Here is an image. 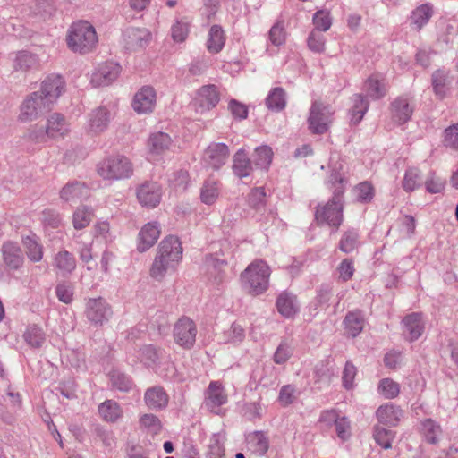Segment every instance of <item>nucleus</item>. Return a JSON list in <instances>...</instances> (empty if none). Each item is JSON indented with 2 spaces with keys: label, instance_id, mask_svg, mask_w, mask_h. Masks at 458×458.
I'll return each mask as SVG.
<instances>
[{
  "label": "nucleus",
  "instance_id": "1",
  "mask_svg": "<svg viewBox=\"0 0 458 458\" xmlns=\"http://www.w3.org/2000/svg\"><path fill=\"white\" fill-rule=\"evenodd\" d=\"M182 258V247L179 239L174 235L165 237L159 243L157 253L149 269V275L161 281L165 275L175 270Z\"/></svg>",
  "mask_w": 458,
  "mask_h": 458
},
{
  "label": "nucleus",
  "instance_id": "2",
  "mask_svg": "<svg viewBox=\"0 0 458 458\" xmlns=\"http://www.w3.org/2000/svg\"><path fill=\"white\" fill-rule=\"evenodd\" d=\"M331 182L333 184L338 183L334 191V196L326 205L317 208L315 218L318 224H327L336 229L341 225L343 216V200L342 195L344 193V177L337 173L331 174Z\"/></svg>",
  "mask_w": 458,
  "mask_h": 458
},
{
  "label": "nucleus",
  "instance_id": "3",
  "mask_svg": "<svg viewBox=\"0 0 458 458\" xmlns=\"http://www.w3.org/2000/svg\"><path fill=\"white\" fill-rule=\"evenodd\" d=\"M270 275L271 270L267 262L256 259L241 273L242 287L251 295L262 294L268 289Z\"/></svg>",
  "mask_w": 458,
  "mask_h": 458
},
{
  "label": "nucleus",
  "instance_id": "4",
  "mask_svg": "<svg viewBox=\"0 0 458 458\" xmlns=\"http://www.w3.org/2000/svg\"><path fill=\"white\" fill-rule=\"evenodd\" d=\"M98 36L95 28L88 21L73 23L67 35L68 47L80 54L91 52L97 46Z\"/></svg>",
  "mask_w": 458,
  "mask_h": 458
},
{
  "label": "nucleus",
  "instance_id": "5",
  "mask_svg": "<svg viewBox=\"0 0 458 458\" xmlns=\"http://www.w3.org/2000/svg\"><path fill=\"white\" fill-rule=\"evenodd\" d=\"M98 174L107 180L129 178L133 173L131 162L124 156H112L103 159L98 165Z\"/></svg>",
  "mask_w": 458,
  "mask_h": 458
},
{
  "label": "nucleus",
  "instance_id": "6",
  "mask_svg": "<svg viewBox=\"0 0 458 458\" xmlns=\"http://www.w3.org/2000/svg\"><path fill=\"white\" fill-rule=\"evenodd\" d=\"M334 111L329 106H325L321 102L315 101L310 112L308 119L309 129L313 134H324L332 122Z\"/></svg>",
  "mask_w": 458,
  "mask_h": 458
},
{
  "label": "nucleus",
  "instance_id": "7",
  "mask_svg": "<svg viewBox=\"0 0 458 458\" xmlns=\"http://www.w3.org/2000/svg\"><path fill=\"white\" fill-rule=\"evenodd\" d=\"M197 327L194 321L187 317L181 318L174 327V342L183 349H191L195 344Z\"/></svg>",
  "mask_w": 458,
  "mask_h": 458
},
{
  "label": "nucleus",
  "instance_id": "8",
  "mask_svg": "<svg viewBox=\"0 0 458 458\" xmlns=\"http://www.w3.org/2000/svg\"><path fill=\"white\" fill-rule=\"evenodd\" d=\"M86 316L95 325H103L112 316L110 305L102 297L90 298L86 302Z\"/></svg>",
  "mask_w": 458,
  "mask_h": 458
},
{
  "label": "nucleus",
  "instance_id": "9",
  "mask_svg": "<svg viewBox=\"0 0 458 458\" xmlns=\"http://www.w3.org/2000/svg\"><path fill=\"white\" fill-rule=\"evenodd\" d=\"M121 72V66L114 62H106L98 65L92 73L90 83L93 87H103L114 81Z\"/></svg>",
  "mask_w": 458,
  "mask_h": 458
},
{
  "label": "nucleus",
  "instance_id": "10",
  "mask_svg": "<svg viewBox=\"0 0 458 458\" xmlns=\"http://www.w3.org/2000/svg\"><path fill=\"white\" fill-rule=\"evenodd\" d=\"M230 155L229 148L225 143H211L205 150L203 159L213 169L223 166Z\"/></svg>",
  "mask_w": 458,
  "mask_h": 458
},
{
  "label": "nucleus",
  "instance_id": "11",
  "mask_svg": "<svg viewBox=\"0 0 458 458\" xmlns=\"http://www.w3.org/2000/svg\"><path fill=\"white\" fill-rule=\"evenodd\" d=\"M64 89L65 82L64 79L59 75H50L41 82L40 89L38 91L54 106L58 98L64 92Z\"/></svg>",
  "mask_w": 458,
  "mask_h": 458
},
{
  "label": "nucleus",
  "instance_id": "12",
  "mask_svg": "<svg viewBox=\"0 0 458 458\" xmlns=\"http://www.w3.org/2000/svg\"><path fill=\"white\" fill-rule=\"evenodd\" d=\"M150 40L151 33L145 28H128L123 32L124 47L131 51L145 47Z\"/></svg>",
  "mask_w": 458,
  "mask_h": 458
},
{
  "label": "nucleus",
  "instance_id": "13",
  "mask_svg": "<svg viewBox=\"0 0 458 458\" xmlns=\"http://www.w3.org/2000/svg\"><path fill=\"white\" fill-rule=\"evenodd\" d=\"M156 100L155 89L150 86H144L135 94L132 107L138 114H149L154 110Z\"/></svg>",
  "mask_w": 458,
  "mask_h": 458
},
{
  "label": "nucleus",
  "instance_id": "14",
  "mask_svg": "<svg viewBox=\"0 0 458 458\" xmlns=\"http://www.w3.org/2000/svg\"><path fill=\"white\" fill-rule=\"evenodd\" d=\"M226 403L227 394L222 384L217 381H212L206 391V406L212 412L219 414L220 407Z\"/></svg>",
  "mask_w": 458,
  "mask_h": 458
},
{
  "label": "nucleus",
  "instance_id": "15",
  "mask_svg": "<svg viewBox=\"0 0 458 458\" xmlns=\"http://www.w3.org/2000/svg\"><path fill=\"white\" fill-rule=\"evenodd\" d=\"M38 56L26 50L18 51L13 58V71L21 75H25L30 71L38 69Z\"/></svg>",
  "mask_w": 458,
  "mask_h": 458
},
{
  "label": "nucleus",
  "instance_id": "16",
  "mask_svg": "<svg viewBox=\"0 0 458 458\" xmlns=\"http://www.w3.org/2000/svg\"><path fill=\"white\" fill-rule=\"evenodd\" d=\"M110 120L111 114L106 107H97L89 114L87 129L93 134L102 133L107 129Z\"/></svg>",
  "mask_w": 458,
  "mask_h": 458
},
{
  "label": "nucleus",
  "instance_id": "17",
  "mask_svg": "<svg viewBox=\"0 0 458 458\" xmlns=\"http://www.w3.org/2000/svg\"><path fill=\"white\" fill-rule=\"evenodd\" d=\"M220 99V94L215 85L202 86L198 91L197 112L203 113L215 107Z\"/></svg>",
  "mask_w": 458,
  "mask_h": 458
},
{
  "label": "nucleus",
  "instance_id": "18",
  "mask_svg": "<svg viewBox=\"0 0 458 458\" xmlns=\"http://www.w3.org/2000/svg\"><path fill=\"white\" fill-rule=\"evenodd\" d=\"M137 198L142 206L155 208L161 199V189L156 182H145L137 191Z\"/></svg>",
  "mask_w": 458,
  "mask_h": 458
},
{
  "label": "nucleus",
  "instance_id": "19",
  "mask_svg": "<svg viewBox=\"0 0 458 458\" xmlns=\"http://www.w3.org/2000/svg\"><path fill=\"white\" fill-rule=\"evenodd\" d=\"M60 198L65 202L75 203L89 196V189L81 182H70L59 192Z\"/></svg>",
  "mask_w": 458,
  "mask_h": 458
},
{
  "label": "nucleus",
  "instance_id": "20",
  "mask_svg": "<svg viewBox=\"0 0 458 458\" xmlns=\"http://www.w3.org/2000/svg\"><path fill=\"white\" fill-rule=\"evenodd\" d=\"M403 333L411 342L417 340L421 336L424 331V322L421 313L413 312L403 319Z\"/></svg>",
  "mask_w": 458,
  "mask_h": 458
},
{
  "label": "nucleus",
  "instance_id": "21",
  "mask_svg": "<svg viewBox=\"0 0 458 458\" xmlns=\"http://www.w3.org/2000/svg\"><path fill=\"white\" fill-rule=\"evenodd\" d=\"M159 235L160 228L157 223L146 224L139 233L138 250L140 252L146 251L157 242Z\"/></svg>",
  "mask_w": 458,
  "mask_h": 458
},
{
  "label": "nucleus",
  "instance_id": "22",
  "mask_svg": "<svg viewBox=\"0 0 458 458\" xmlns=\"http://www.w3.org/2000/svg\"><path fill=\"white\" fill-rule=\"evenodd\" d=\"M47 132L51 139L64 138L69 134L70 123L66 118L59 114L53 113L49 115L47 122Z\"/></svg>",
  "mask_w": 458,
  "mask_h": 458
},
{
  "label": "nucleus",
  "instance_id": "23",
  "mask_svg": "<svg viewBox=\"0 0 458 458\" xmlns=\"http://www.w3.org/2000/svg\"><path fill=\"white\" fill-rule=\"evenodd\" d=\"M53 267L57 275L66 276L76 268V259L68 250H60L53 258Z\"/></svg>",
  "mask_w": 458,
  "mask_h": 458
},
{
  "label": "nucleus",
  "instance_id": "24",
  "mask_svg": "<svg viewBox=\"0 0 458 458\" xmlns=\"http://www.w3.org/2000/svg\"><path fill=\"white\" fill-rule=\"evenodd\" d=\"M2 254L4 264L10 269H18L23 263L21 248L14 242H8L3 244Z\"/></svg>",
  "mask_w": 458,
  "mask_h": 458
},
{
  "label": "nucleus",
  "instance_id": "25",
  "mask_svg": "<svg viewBox=\"0 0 458 458\" xmlns=\"http://www.w3.org/2000/svg\"><path fill=\"white\" fill-rule=\"evenodd\" d=\"M172 142L167 133L162 131L152 133L148 140V151L153 156L162 155L170 148Z\"/></svg>",
  "mask_w": 458,
  "mask_h": 458
},
{
  "label": "nucleus",
  "instance_id": "26",
  "mask_svg": "<svg viewBox=\"0 0 458 458\" xmlns=\"http://www.w3.org/2000/svg\"><path fill=\"white\" fill-rule=\"evenodd\" d=\"M278 312L284 318H293L299 310V305L295 295L283 292L276 300Z\"/></svg>",
  "mask_w": 458,
  "mask_h": 458
},
{
  "label": "nucleus",
  "instance_id": "27",
  "mask_svg": "<svg viewBox=\"0 0 458 458\" xmlns=\"http://www.w3.org/2000/svg\"><path fill=\"white\" fill-rule=\"evenodd\" d=\"M226 266V262L223 259L213 257V255H208L204 260V267L206 272L209 275L210 278L216 284H221L225 277L224 267Z\"/></svg>",
  "mask_w": 458,
  "mask_h": 458
},
{
  "label": "nucleus",
  "instance_id": "28",
  "mask_svg": "<svg viewBox=\"0 0 458 458\" xmlns=\"http://www.w3.org/2000/svg\"><path fill=\"white\" fill-rule=\"evenodd\" d=\"M402 417L403 411L394 404L381 405L377 411L378 421L386 426H396Z\"/></svg>",
  "mask_w": 458,
  "mask_h": 458
},
{
  "label": "nucleus",
  "instance_id": "29",
  "mask_svg": "<svg viewBox=\"0 0 458 458\" xmlns=\"http://www.w3.org/2000/svg\"><path fill=\"white\" fill-rule=\"evenodd\" d=\"M391 112L393 119L402 124L411 119L413 108L410 106L407 98L400 97L392 103Z\"/></svg>",
  "mask_w": 458,
  "mask_h": 458
},
{
  "label": "nucleus",
  "instance_id": "30",
  "mask_svg": "<svg viewBox=\"0 0 458 458\" xmlns=\"http://www.w3.org/2000/svg\"><path fill=\"white\" fill-rule=\"evenodd\" d=\"M253 170L250 159L243 149H239L233 158V171L239 178L248 177Z\"/></svg>",
  "mask_w": 458,
  "mask_h": 458
},
{
  "label": "nucleus",
  "instance_id": "31",
  "mask_svg": "<svg viewBox=\"0 0 458 458\" xmlns=\"http://www.w3.org/2000/svg\"><path fill=\"white\" fill-rule=\"evenodd\" d=\"M420 432L428 443L434 445L439 442L443 433L441 426L432 419L420 421Z\"/></svg>",
  "mask_w": 458,
  "mask_h": 458
},
{
  "label": "nucleus",
  "instance_id": "32",
  "mask_svg": "<svg viewBox=\"0 0 458 458\" xmlns=\"http://www.w3.org/2000/svg\"><path fill=\"white\" fill-rule=\"evenodd\" d=\"M249 449L256 455L266 454L269 447L268 437L261 431H255L247 437Z\"/></svg>",
  "mask_w": 458,
  "mask_h": 458
},
{
  "label": "nucleus",
  "instance_id": "33",
  "mask_svg": "<svg viewBox=\"0 0 458 458\" xmlns=\"http://www.w3.org/2000/svg\"><path fill=\"white\" fill-rule=\"evenodd\" d=\"M145 402L150 409H162L167 405L168 395L162 387L155 386L147 390Z\"/></svg>",
  "mask_w": 458,
  "mask_h": 458
},
{
  "label": "nucleus",
  "instance_id": "34",
  "mask_svg": "<svg viewBox=\"0 0 458 458\" xmlns=\"http://www.w3.org/2000/svg\"><path fill=\"white\" fill-rule=\"evenodd\" d=\"M364 318L360 310L348 312L344 320L346 333L352 337L357 336L364 327Z\"/></svg>",
  "mask_w": 458,
  "mask_h": 458
},
{
  "label": "nucleus",
  "instance_id": "35",
  "mask_svg": "<svg viewBox=\"0 0 458 458\" xmlns=\"http://www.w3.org/2000/svg\"><path fill=\"white\" fill-rule=\"evenodd\" d=\"M449 75L448 72L445 70H437L432 74V87L435 95L442 99L446 95L447 85L449 83Z\"/></svg>",
  "mask_w": 458,
  "mask_h": 458
},
{
  "label": "nucleus",
  "instance_id": "36",
  "mask_svg": "<svg viewBox=\"0 0 458 458\" xmlns=\"http://www.w3.org/2000/svg\"><path fill=\"white\" fill-rule=\"evenodd\" d=\"M225 38L224 30L218 25H213L208 32L207 47L209 52L218 53L225 45Z\"/></svg>",
  "mask_w": 458,
  "mask_h": 458
},
{
  "label": "nucleus",
  "instance_id": "37",
  "mask_svg": "<svg viewBox=\"0 0 458 458\" xmlns=\"http://www.w3.org/2000/svg\"><path fill=\"white\" fill-rule=\"evenodd\" d=\"M98 411L103 420L110 422L116 421L123 414L119 404L113 400H106L98 406Z\"/></svg>",
  "mask_w": 458,
  "mask_h": 458
},
{
  "label": "nucleus",
  "instance_id": "38",
  "mask_svg": "<svg viewBox=\"0 0 458 458\" xmlns=\"http://www.w3.org/2000/svg\"><path fill=\"white\" fill-rule=\"evenodd\" d=\"M23 338L31 348H40L46 342V334L41 327L32 325L27 327Z\"/></svg>",
  "mask_w": 458,
  "mask_h": 458
},
{
  "label": "nucleus",
  "instance_id": "39",
  "mask_svg": "<svg viewBox=\"0 0 458 458\" xmlns=\"http://www.w3.org/2000/svg\"><path fill=\"white\" fill-rule=\"evenodd\" d=\"M94 217L93 209L88 206H80L73 213L72 224L76 230L87 227Z\"/></svg>",
  "mask_w": 458,
  "mask_h": 458
},
{
  "label": "nucleus",
  "instance_id": "40",
  "mask_svg": "<svg viewBox=\"0 0 458 458\" xmlns=\"http://www.w3.org/2000/svg\"><path fill=\"white\" fill-rule=\"evenodd\" d=\"M218 182L212 178L208 179L201 188V201L207 205H212L216 202V199L218 198Z\"/></svg>",
  "mask_w": 458,
  "mask_h": 458
},
{
  "label": "nucleus",
  "instance_id": "41",
  "mask_svg": "<svg viewBox=\"0 0 458 458\" xmlns=\"http://www.w3.org/2000/svg\"><path fill=\"white\" fill-rule=\"evenodd\" d=\"M364 89L372 99H379L386 93V85L375 76L369 77L365 81Z\"/></svg>",
  "mask_w": 458,
  "mask_h": 458
},
{
  "label": "nucleus",
  "instance_id": "42",
  "mask_svg": "<svg viewBox=\"0 0 458 458\" xmlns=\"http://www.w3.org/2000/svg\"><path fill=\"white\" fill-rule=\"evenodd\" d=\"M286 104L285 92L282 88H275L266 98V105L268 109L280 111Z\"/></svg>",
  "mask_w": 458,
  "mask_h": 458
},
{
  "label": "nucleus",
  "instance_id": "43",
  "mask_svg": "<svg viewBox=\"0 0 458 458\" xmlns=\"http://www.w3.org/2000/svg\"><path fill=\"white\" fill-rule=\"evenodd\" d=\"M273 151L268 146H261L255 149L252 158L257 167L267 169L272 162Z\"/></svg>",
  "mask_w": 458,
  "mask_h": 458
},
{
  "label": "nucleus",
  "instance_id": "44",
  "mask_svg": "<svg viewBox=\"0 0 458 458\" xmlns=\"http://www.w3.org/2000/svg\"><path fill=\"white\" fill-rule=\"evenodd\" d=\"M369 108V103L361 95H356L353 98V106L351 109V122L353 124L359 123Z\"/></svg>",
  "mask_w": 458,
  "mask_h": 458
},
{
  "label": "nucleus",
  "instance_id": "45",
  "mask_svg": "<svg viewBox=\"0 0 458 458\" xmlns=\"http://www.w3.org/2000/svg\"><path fill=\"white\" fill-rule=\"evenodd\" d=\"M432 16V7L424 4L416 8L411 14L412 23L416 25V29L420 30L425 24L428 23Z\"/></svg>",
  "mask_w": 458,
  "mask_h": 458
},
{
  "label": "nucleus",
  "instance_id": "46",
  "mask_svg": "<svg viewBox=\"0 0 458 458\" xmlns=\"http://www.w3.org/2000/svg\"><path fill=\"white\" fill-rule=\"evenodd\" d=\"M359 245V233L351 229L344 233L340 242L339 250L344 253L353 251Z\"/></svg>",
  "mask_w": 458,
  "mask_h": 458
},
{
  "label": "nucleus",
  "instance_id": "47",
  "mask_svg": "<svg viewBox=\"0 0 458 458\" xmlns=\"http://www.w3.org/2000/svg\"><path fill=\"white\" fill-rule=\"evenodd\" d=\"M23 244L26 249V254L32 262H38L43 258L42 246L30 236L23 239Z\"/></svg>",
  "mask_w": 458,
  "mask_h": 458
},
{
  "label": "nucleus",
  "instance_id": "48",
  "mask_svg": "<svg viewBox=\"0 0 458 458\" xmlns=\"http://www.w3.org/2000/svg\"><path fill=\"white\" fill-rule=\"evenodd\" d=\"M375 441L382 446L384 449H389L392 447V441L394 438V432L384 428L380 426H376L373 434Z\"/></svg>",
  "mask_w": 458,
  "mask_h": 458
},
{
  "label": "nucleus",
  "instance_id": "49",
  "mask_svg": "<svg viewBox=\"0 0 458 458\" xmlns=\"http://www.w3.org/2000/svg\"><path fill=\"white\" fill-rule=\"evenodd\" d=\"M110 380L113 387L122 392H128L132 386L131 380L125 374L117 370L111 372Z\"/></svg>",
  "mask_w": 458,
  "mask_h": 458
},
{
  "label": "nucleus",
  "instance_id": "50",
  "mask_svg": "<svg viewBox=\"0 0 458 458\" xmlns=\"http://www.w3.org/2000/svg\"><path fill=\"white\" fill-rule=\"evenodd\" d=\"M28 103L35 106L37 110L44 114L49 112L53 108V105L50 104L45 98L42 97V94L38 91L32 92L25 98Z\"/></svg>",
  "mask_w": 458,
  "mask_h": 458
},
{
  "label": "nucleus",
  "instance_id": "51",
  "mask_svg": "<svg viewBox=\"0 0 458 458\" xmlns=\"http://www.w3.org/2000/svg\"><path fill=\"white\" fill-rule=\"evenodd\" d=\"M309 48L316 53H322L325 50L326 38L322 31L312 30L307 39Z\"/></svg>",
  "mask_w": 458,
  "mask_h": 458
},
{
  "label": "nucleus",
  "instance_id": "52",
  "mask_svg": "<svg viewBox=\"0 0 458 458\" xmlns=\"http://www.w3.org/2000/svg\"><path fill=\"white\" fill-rule=\"evenodd\" d=\"M379 392L388 399L396 397L400 393L399 384L391 378H384L378 385Z\"/></svg>",
  "mask_w": 458,
  "mask_h": 458
},
{
  "label": "nucleus",
  "instance_id": "53",
  "mask_svg": "<svg viewBox=\"0 0 458 458\" xmlns=\"http://www.w3.org/2000/svg\"><path fill=\"white\" fill-rule=\"evenodd\" d=\"M313 23L315 25L313 30H318L322 32L328 30L332 25V19L329 12L325 10L316 12L313 15Z\"/></svg>",
  "mask_w": 458,
  "mask_h": 458
},
{
  "label": "nucleus",
  "instance_id": "54",
  "mask_svg": "<svg viewBox=\"0 0 458 458\" xmlns=\"http://www.w3.org/2000/svg\"><path fill=\"white\" fill-rule=\"evenodd\" d=\"M161 351L153 345H145L140 349V359L146 366H154L159 359Z\"/></svg>",
  "mask_w": 458,
  "mask_h": 458
},
{
  "label": "nucleus",
  "instance_id": "55",
  "mask_svg": "<svg viewBox=\"0 0 458 458\" xmlns=\"http://www.w3.org/2000/svg\"><path fill=\"white\" fill-rule=\"evenodd\" d=\"M190 24L185 20L176 21L171 29L172 38L176 42H183L189 34Z\"/></svg>",
  "mask_w": 458,
  "mask_h": 458
},
{
  "label": "nucleus",
  "instance_id": "56",
  "mask_svg": "<svg viewBox=\"0 0 458 458\" xmlns=\"http://www.w3.org/2000/svg\"><path fill=\"white\" fill-rule=\"evenodd\" d=\"M40 115L42 114L37 110V107L28 103L26 99L21 105L19 120L21 122H31L38 119Z\"/></svg>",
  "mask_w": 458,
  "mask_h": 458
},
{
  "label": "nucleus",
  "instance_id": "57",
  "mask_svg": "<svg viewBox=\"0 0 458 458\" xmlns=\"http://www.w3.org/2000/svg\"><path fill=\"white\" fill-rule=\"evenodd\" d=\"M420 172L415 168H411L406 171L403 181V188L406 191H412L420 186Z\"/></svg>",
  "mask_w": 458,
  "mask_h": 458
},
{
  "label": "nucleus",
  "instance_id": "58",
  "mask_svg": "<svg viewBox=\"0 0 458 458\" xmlns=\"http://www.w3.org/2000/svg\"><path fill=\"white\" fill-rule=\"evenodd\" d=\"M293 353L292 346L285 341L281 342V344L276 348L274 353V362L276 364H284L285 363Z\"/></svg>",
  "mask_w": 458,
  "mask_h": 458
},
{
  "label": "nucleus",
  "instance_id": "59",
  "mask_svg": "<svg viewBox=\"0 0 458 458\" xmlns=\"http://www.w3.org/2000/svg\"><path fill=\"white\" fill-rule=\"evenodd\" d=\"M297 398V390L291 385L283 386L278 395V402L282 406L292 404Z\"/></svg>",
  "mask_w": 458,
  "mask_h": 458
},
{
  "label": "nucleus",
  "instance_id": "60",
  "mask_svg": "<svg viewBox=\"0 0 458 458\" xmlns=\"http://www.w3.org/2000/svg\"><path fill=\"white\" fill-rule=\"evenodd\" d=\"M266 191L262 187L255 188L249 195V204L251 208L259 210L265 206Z\"/></svg>",
  "mask_w": 458,
  "mask_h": 458
},
{
  "label": "nucleus",
  "instance_id": "61",
  "mask_svg": "<svg viewBox=\"0 0 458 458\" xmlns=\"http://www.w3.org/2000/svg\"><path fill=\"white\" fill-rule=\"evenodd\" d=\"M269 39L275 46H280L285 41V32L283 22L275 23L269 30Z\"/></svg>",
  "mask_w": 458,
  "mask_h": 458
},
{
  "label": "nucleus",
  "instance_id": "62",
  "mask_svg": "<svg viewBox=\"0 0 458 458\" xmlns=\"http://www.w3.org/2000/svg\"><path fill=\"white\" fill-rule=\"evenodd\" d=\"M357 199L360 202H369L374 196V190L370 183L364 182L355 188Z\"/></svg>",
  "mask_w": 458,
  "mask_h": 458
},
{
  "label": "nucleus",
  "instance_id": "63",
  "mask_svg": "<svg viewBox=\"0 0 458 458\" xmlns=\"http://www.w3.org/2000/svg\"><path fill=\"white\" fill-rule=\"evenodd\" d=\"M55 293L58 300L65 304L72 301L73 289L72 285L65 283L57 284Z\"/></svg>",
  "mask_w": 458,
  "mask_h": 458
},
{
  "label": "nucleus",
  "instance_id": "64",
  "mask_svg": "<svg viewBox=\"0 0 458 458\" xmlns=\"http://www.w3.org/2000/svg\"><path fill=\"white\" fill-rule=\"evenodd\" d=\"M444 141L446 146L458 149V123L445 129Z\"/></svg>",
  "mask_w": 458,
  "mask_h": 458
}]
</instances>
